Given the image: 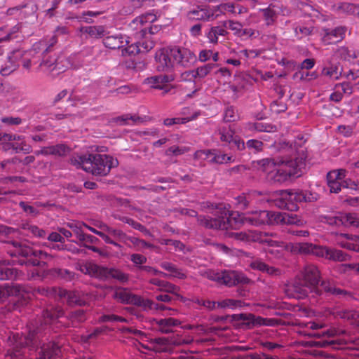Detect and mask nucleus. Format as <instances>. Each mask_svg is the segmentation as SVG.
<instances>
[{"label": "nucleus", "mask_w": 359, "mask_h": 359, "mask_svg": "<svg viewBox=\"0 0 359 359\" xmlns=\"http://www.w3.org/2000/svg\"><path fill=\"white\" fill-rule=\"evenodd\" d=\"M42 330L41 324L40 327H29L27 336L20 335L18 333L10 336L6 357L18 358L24 354L26 347L30 350H36L39 345L41 352L39 359H50L53 356L57 355L60 353V346L53 341L46 344L44 341L48 339Z\"/></svg>", "instance_id": "1"}, {"label": "nucleus", "mask_w": 359, "mask_h": 359, "mask_svg": "<svg viewBox=\"0 0 359 359\" xmlns=\"http://www.w3.org/2000/svg\"><path fill=\"white\" fill-rule=\"evenodd\" d=\"M305 161L306 156L302 154L294 160L263 158L254 162V166L264 172L269 180L283 183L292 176H300L306 165Z\"/></svg>", "instance_id": "2"}, {"label": "nucleus", "mask_w": 359, "mask_h": 359, "mask_svg": "<svg viewBox=\"0 0 359 359\" xmlns=\"http://www.w3.org/2000/svg\"><path fill=\"white\" fill-rule=\"evenodd\" d=\"M155 58L157 69L168 72L177 67H189L196 60V57L191 50L179 46L160 49L156 52Z\"/></svg>", "instance_id": "3"}, {"label": "nucleus", "mask_w": 359, "mask_h": 359, "mask_svg": "<svg viewBox=\"0 0 359 359\" xmlns=\"http://www.w3.org/2000/svg\"><path fill=\"white\" fill-rule=\"evenodd\" d=\"M70 161L76 168H81L95 176H106L118 164L116 158L100 154L73 156Z\"/></svg>", "instance_id": "4"}, {"label": "nucleus", "mask_w": 359, "mask_h": 359, "mask_svg": "<svg viewBox=\"0 0 359 359\" xmlns=\"http://www.w3.org/2000/svg\"><path fill=\"white\" fill-rule=\"evenodd\" d=\"M13 249H9L11 256L18 257L21 256L22 259L18 260L13 259L12 264L18 263L20 265L25 264L26 266H31L27 269V278H36L40 275L36 269L34 268L36 266L40 264L39 259H47L49 257L48 252L42 250L34 249L29 246L25 242L13 241L10 244Z\"/></svg>", "instance_id": "5"}, {"label": "nucleus", "mask_w": 359, "mask_h": 359, "mask_svg": "<svg viewBox=\"0 0 359 359\" xmlns=\"http://www.w3.org/2000/svg\"><path fill=\"white\" fill-rule=\"evenodd\" d=\"M320 280V271L313 264H306L302 270L297 280L293 285L297 293L295 297L303 299L310 293L320 294L318 284Z\"/></svg>", "instance_id": "6"}, {"label": "nucleus", "mask_w": 359, "mask_h": 359, "mask_svg": "<svg viewBox=\"0 0 359 359\" xmlns=\"http://www.w3.org/2000/svg\"><path fill=\"white\" fill-rule=\"evenodd\" d=\"M245 220L256 226L261 224H294L303 226L305 224V222L297 215L266 210L252 212L250 215L246 216Z\"/></svg>", "instance_id": "7"}, {"label": "nucleus", "mask_w": 359, "mask_h": 359, "mask_svg": "<svg viewBox=\"0 0 359 359\" xmlns=\"http://www.w3.org/2000/svg\"><path fill=\"white\" fill-rule=\"evenodd\" d=\"M245 217L238 212L224 210L217 217L200 216L198 221L202 226L210 229H238L244 222Z\"/></svg>", "instance_id": "8"}, {"label": "nucleus", "mask_w": 359, "mask_h": 359, "mask_svg": "<svg viewBox=\"0 0 359 359\" xmlns=\"http://www.w3.org/2000/svg\"><path fill=\"white\" fill-rule=\"evenodd\" d=\"M316 196L309 192L299 190H282L279 191L278 198L275 201L276 205L280 209L297 211L298 203L310 202L316 200Z\"/></svg>", "instance_id": "9"}, {"label": "nucleus", "mask_w": 359, "mask_h": 359, "mask_svg": "<svg viewBox=\"0 0 359 359\" xmlns=\"http://www.w3.org/2000/svg\"><path fill=\"white\" fill-rule=\"evenodd\" d=\"M113 297L122 304H134L147 311H161L168 309L163 304L154 303L148 299H144L138 295L133 294L125 288H116L113 294Z\"/></svg>", "instance_id": "10"}, {"label": "nucleus", "mask_w": 359, "mask_h": 359, "mask_svg": "<svg viewBox=\"0 0 359 359\" xmlns=\"http://www.w3.org/2000/svg\"><path fill=\"white\" fill-rule=\"evenodd\" d=\"M156 20L154 13H148L135 18L129 25L132 31V36L135 40L142 39L147 35L154 34L158 31L157 26H151V23Z\"/></svg>", "instance_id": "11"}, {"label": "nucleus", "mask_w": 359, "mask_h": 359, "mask_svg": "<svg viewBox=\"0 0 359 359\" xmlns=\"http://www.w3.org/2000/svg\"><path fill=\"white\" fill-rule=\"evenodd\" d=\"M79 270L85 274L100 279L113 278L121 282H125L128 280V276L118 269L99 266L92 262L81 264L79 265Z\"/></svg>", "instance_id": "12"}, {"label": "nucleus", "mask_w": 359, "mask_h": 359, "mask_svg": "<svg viewBox=\"0 0 359 359\" xmlns=\"http://www.w3.org/2000/svg\"><path fill=\"white\" fill-rule=\"evenodd\" d=\"M205 273L208 279L227 286L249 282V279L243 273L236 271H222L219 272L208 270Z\"/></svg>", "instance_id": "13"}, {"label": "nucleus", "mask_w": 359, "mask_h": 359, "mask_svg": "<svg viewBox=\"0 0 359 359\" xmlns=\"http://www.w3.org/2000/svg\"><path fill=\"white\" fill-rule=\"evenodd\" d=\"M234 236L237 240L242 241H254V242H258L260 243H265L267 245L269 248L271 247H278V248H283V243L273 240L271 238L269 237V236L266 233H263L259 231H252L249 230L246 232H239V233H234ZM266 252L273 254L274 251L272 249L268 248L265 249Z\"/></svg>", "instance_id": "14"}, {"label": "nucleus", "mask_w": 359, "mask_h": 359, "mask_svg": "<svg viewBox=\"0 0 359 359\" xmlns=\"http://www.w3.org/2000/svg\"><path fill=\"white\" fill-rule=\"evenodd\" d=\"M312 255L335 262H343L348 259V255L341 250L316 245H313Z\"/></svg>", "instance_id": "15"}, {"label": "nucleus", "mask_w": 359, "mask_h": 359, "mask_svg": "<svg viewBox=\"0 0 359 359\" xmlns=\"http://www.w3.org/2000/svg\"><path fill=\"white\" fill-rule=\"evenodd\" d=\"M38 46L35 44L33 49L27 51L15 50L11 53L10 59H16L19 62L21 61L22 67L26 69H29L32 64L36 62V56L34 54ZM37 57H39L37 56Z\"/></svg>", "instance_id": "16"}, {"label": "nucleus", "mask_w": 359, "mask_h": 359, "mask_svg": "<svg viewBox=\"0 0 359 359\" xmlns=\"http://www.w3.org/2000/svg\"><path fill=\"white\" fill-rule=\"evenodd\" d=\"M346 172L345 169H338L330 171L327 173V182L330 192L338 193L341 191Z\"/></svg>", "instance_id": "17"}, {"label": "nucleus", "mask_w": 359, "mask_h": 359, "mask_svg": "<svg viewBox=\"0 0 359 359\" xmlns=\"http://www.w3.org/2000/svg\"><path fill=\"white\" fill-rule=\"evenodd\" d=\"M58 295L60 297L65 299L69 306H83L88 300V295L87 294L78 291H67L64 289H60Z\"/></svg>", "instance_id": "18"}, {"label": "nucleus", "mask_w": 359, "mask_h": 359, "mask_svg": "<svg viewBox=\"0 0 359 359\" xmlns=\"http://www.w3.org/2000/svg\"><path fill=\"white\" fill-rule=\"evenodd\" d=\"M1 140L10 142L11 147L15 152L22 151L27 154L32 151L31 146L25 142V137L22 136L5 134Z\"/></svg>", "instance_id": "19"}, {"label": "nucleus", "mask_w": 359, "mask_h": 359, "mask_svg": "<svg viewBox=\"0 0 359 359\" xmlns=\"http://www.w3.org/2000/svg\"><path fill=\"white\" fill-rule=\"evenodd\" d=\"M336 242L343 248L359 252V236L348 233L337 235Z\"/></svg>", "instance_id": "20"}, {"label": "nucleus", "mask_w": 359, "mask_h": 359, "mask_svg": "<svg viewBox=\"0 0 359 359\" xmlns=\"http://www.w3.org/2000/svg\"><path fill=\"white\" fill-rule=\"evenodd\" d=\"M154 46V42L147 37L142 39L136 40L133 44L128 46L125 50L129 54L135 55L140 53H147Z\"/></svg>", "instance_id": "21"}, {"label": "nucleus", "mask_w": 359, "mask_h": 359, "mask_svg": "<svg viewBox=\"0 0 359 359\" xmlns=\"http://www.w3.org/2000/svg\"><path fill=\"white\" fill-rule=\"evenodd\" d=\"M22 276L21 271L11 266L9 262H0V280L19 279Z\"/></svg>", "instance_id": "22"}, {"label": "nucleus", "mask_w": 359, "mask_h": 359, "mask_svg": "<svg viewBox=\"0 0 359 359\" xmlns=\"http://www.w3.org/2000/svg\"><path fill=\"white\" fill-rule=\"evenodd\" d=\"M346 32L345 27H338L331 31L325 29L322 40L326 44L339 42L344 38Z\"/></svg>", "instance_id": "23"}, {"label": "nucleus", "mask_w": 359, "mask_h": 359, "mask_svg": "<svg viewBox=\"0 0 359 359\" xmlns=\"http://www.w3.org/2000/svg\"><path fill=\"white\" fill-rule=\"evenodd\" d=\"M152 325L154 329L163 333H169L173 331V328L180 325V322L175 318H168L160 320H153Z\"/></svg>", "instance_id": "24"}, {"label": "nucleus", "mask_w": 359, "mask_h": 359, "mask_svg": "<svg viewBox=\"0 0 359 359\" xmlns=\"http://www.w3.org/2000/svg\"><path fill=\"white\" fill-rule=\"evenodd\" d=\"M173 80L174 76L172 74L158 75L145 79L144 83L151 88L162 89L165 83H169Z\"/></svg>", "instance_id": "25"}, {"label": "nucleus", "mask_w": 359, "mask_h": 359, "mask_svg": "<svg viewBox=\"0 0 359 359\" xmlns=\"http://www.w3.org/2000/svg\"><path fill=\"white\" fill-rule=\"evenodd\" d=\"M104 45L111 49H116L123 47L128 44L127 38L121 34L108 36L104 39Z\"/></svg>", "instance_id": "26"}, {"label": "nucleus", "mask_w": 359, "mask_h": 359, "mask_svg": "<svg viewBox=\"0 0 359 359\" xmlns=\"http://www.w3.org/2000/svg\"><path fill=\"white\" fill-rule=\"evenodd\" d=\"M69 151V148L65 144H57L55 146H50L42 148L41 150L36 151L35 154L39 155H53V156H64Z\"/></svg>", "instance_id": "27"}, {"label": "nucleus", "mask_w": 359, "mask_h": 359, "mask_svg": "<svg viewBox=\"0 0 359 359\" xmlns=\"http://www.w3.org/2000/svg\"><path fill=\"white\" fill-rule=\"evenodd\" d=\"M215 65L207 64L205 65L198 67L196 70L185 72L182 74V79H191L196 78H204L213 69Z\"/></svg>", "instance_id": "28"}, {"label": "nucleus", "mask_w": 359, "mask_h": 359, "mask_svg": "<svg viewBox=\"0 0 359 359\" xmlns=\"http://www.w3.org/2000/svg\"><path fill=\"white\" fill-rule=\"evenodd\" d=\"M187 17L193 20H209L214 19L212 8H200L190 11L187 13Z\"/></svg>", "instance_id": "29"}, {"label": "nucleus", "mask_w": 359, "mask_h": 359, "mask_svg": "<svg viewBox=\"0 0 359 359\" xmlns=\"http://www.w3.org/2000/svg\"><path fill=\"white\" fill-rule=\"evenodd\" d=\"M212 9L214 19L222 15H224L226 13L236 14L235 5L233 3L229 2L221 4L216 6L212 7Z\"/></svg>", "instance_id": "30"}, {"label": "nucleus", "mask_w": 359, "mask_h": 359, "mask_svg": "<svg viewBox=\"0 0 359 359\" xmlns=\"http://www.w3.org/2000/svg\"><path fill=\"white\" fill-rule=\"evenodd\" d=\"M99 228L104 231V232L109 236L110 238L111 236L118 241H125L127 236L126 234L120 229H113L111 227H109L105 224H101L99 226Z\"/></svg>", "instance_id": "31"}, {"label": "nucleus", "mask_w": 359, "mask_h": 359, "mask_svg": "<svg viewBox=\"0 0 359 359\" xmlns=\"http://www.w3.org/2000/svg\"><path fill=\"white\" fill-rule=\"evenodd\" d=\"M79 31L81 33L87 34L89 36L95 39L102 38L106 34V30L103 26L81 27Z\"/></svg>", "instance_id": "32"}, {"label": "nucleus", "mask_w": 359, "mask_h": 359, "mask_svg": "<svg viewBox=\"0 0 359 359\" xmlns=\"http://www.w3.org/2000/svg\"><path fill=\"white\" fill-rule=\"evenodd\" d=\"M334 10L339 13H347L359 17V6L350 3H339L334 6Z\"/></svg>", "instance_id": "33"}, {"label": "nucleus", "mask_w": 359, "mask_h": 359, "mask_svg": "<svg viewBox=\"0 0 359 359\" xmlns=\"http://www.w3.org/2000/svg\"><path fill=\"white\" fill-rule=\"evenodd\" d=\"M63 313V310L60 307L46 309L43 314L44 324L47 325L53 323L55 319L62 317Z\"/></svg>", "instance_id": "34"}, {"label": "nucleus", "mask_w": 359, "mask_h": 359, "mask_svg": "<svg viewBox=\"0 0 359 359\" xmlns=\"http://www.w3.org/2000/svg\"><path fill=\"white\" fill-rule=\"evenodd\" d=\"M226 34L227 31L224 27L215 26L209 29L206 33V36L210 43L216 44L218 43L219 36H225Z\"/></svg>", "instance_id": "35"}, {"label": "nucleus", "mask_w": 359, "mask_h": 359, "mask_svg": "<svg viewBox=\"0 0 359 359\" xmlns=\"http://www.w3.org/2000/svg\"><path fill=\"white\" fill-rule=\"evenodd\" d=\"M338 316L350 322L351 324L359 327V311L343 310L338 312Z\"/></svg>", "instance_id": "36"}, {"label": "nucleus", "mask_w": 359, "mask_h": 359, "mask_svg": "<svg viewBox=\"0 0 359 359\" xmlns=\"http://www.w3.org/2000/svg\"><path fill=\"white\" fill-rule=\"evenodd\" d=\"M170 341L166 338H156L154 339V342L151 346H143L145 348L152 349L156 352H166L169 350Z\"/></svg>", "instance_id": "37"}, {"label": "nucleus", "mask_w": 359, "mask_h": 359, "mask_svg": "<svg viewBox=\"0 0 359 359\" xmlns=\"http://www.w3.org/2000/svg\"><path fill=\"white\" fill-rule=\"evenodd\" d=\"M259 11L263 13L264 18L267 26L274 23L277 14L278 13V9L274 5L271 4L268 8L260 9Z\"/></svg>", "instance_id": "38"}, {"label": "nucleus", "mask_w": 359, "mask_h": 359, "mask_svg": "<svg viewBox=\"0 0 359 359\" xmlns=\"http://www.w3.org/2000/svg\"><path fill=\"white\" fill-rule=\"evenodd\" d=\"M69 226L73 229L78 239L82 242L94 243L97 241V238L95 236L84 233L81 229V227L78 226L76 224H69Z\"/></svg>", "instance_id": "39"}, {"label": "nucleus", "mask_w": 359, "mask_h": 359, "mask_svg": "<svg viewBox=\"0 0 359 359\" xmlns=\"http://www.w3.org/2000/svg\"><path fill=\"white\" fill-rule=\"evenodd\" d=\"M161 266L170 273L168 274L169 276L177 278L179 279H184L186 278V274L181 269L176 268L175 266L171 263L163 262L161 263ZM166 276H168V274Z\"/></svg>", "instance_id": "40"}, {"label": "nucleus", "mask_w": 359, "mask_h": 359, "mask_svg": "<svg viewBox=\"0 0 359 359\" xmlns=\"http://www.w3.org/2000/svg\"><path fill=\"white\" fill-rule=\"evenodd\" d=\"M43 71L51 72L55 69H60L58 67V63L55 57H49L46 55H43V60L39 65Z\"/></svg>", "instance_id": "41"}, {"label": "nucleus", "mask_w": 359, "mask_h": 359, "mask_svg": "<svg viewBox=\"0 0 359 359\" xmlns=\"http://www.w3.org/2000/svg\"><path fill=\"white\" fill-rule=\"evenodd\" d=\"M21 287L20 285H0V302H4L10 295L17 294L20 292Z\"/></svg>", "instance_id": "42"}, {"label": "nucleus", "mask_w": 359, "mask_h": 359, "mask_svg": "<svg viewBox=\"0 0 359 359\" xmlns=\"http://www.w3.org/2000/svg\"><path fill=\"white\" fill-rule=\"evenodd\" d=\"M11 53L8 56V61L1 66L0 69V74L2 76H8L13 71L16 69L20 65V62L17 61L16 59H10Z\"/></svg>", "instance_id": "43"}, {"label": "nucleus", "mask_w": 359, "mask_h": 359, "mask_svg": "<svg viewBox=\"0 0 359 359\" xmlns=\"http://www.w3.org/2000/svg\"><path fill=\"white\" fill-rule=\"evenodd\" d=\"M313 245L309 243H295L291 245V250L301 254H312Z\"/></svg>", "instance_id": "44"}, {"label": "nucleus", "mask_w": 359, "mask_h": 359, "mask_svg": "<svg viewBox=\"0 0 359 359\" xmlns=\"http://www.w3.org/2000/svg\"><path fill=\"white\" fill-rule=\"evenodd\" d=\"M231 161H233V156H227L217 150H212V158H210V163L222 164Z\"/></svg>", "instance_id": "45"}, {"label": "nucleus", "mask_w": 359, "mask_h": 359, "mask_svg": "<svg viewBox=\"0 0 359 359\" xmlns=\"http://www.w3.org/2000/svg\"><path fill=\"white\" fill-rule=\"evenodd\" d=\"M243 302L241 300H235L232 299H226L220 302H217V307L221 309H234L242 307Z\"/></svg>", "instance_id": "46"}, {"label": "nucleus", "mask_w": 359, "mask_h": 359, "mask_svg": "<svg viewBox=\"0 0 359 359\" xmlns=\"http://www.w3.org/2000/svg\"><path fill=\"white\" fill-rule=\"evenodd\" d=\"M86 228H87L89 231H90L91 232L98 235L99 236H100L106 243H109V244H111L116 247H118L120 248L121 245L119 244H118L117 242H116L114 239L112 238H110L109 236L108 235H107L103 230L100 229V231H98L97 229H95V228L93 227H91L90 226H88L86 224H83Z\"/></svg>", "instance_id": "47"}, {"label": "nucleus", "mask_w": 359, "mask_h": 359, "mask_svg": "<svg viewBox=\"0 0 359 359\" xmlns=\"http://www.w3.org/2000/svg\"><path fill=\"white\" fill-rule=\"evenodd\" d=\"M353 219L354 218H353V215L350 214V215H346L345 217H330L327 222L330 224L339 226V225L344 224L345 222L353 224L354 223Z\"/></svg>", "instance_id": "48"}, {"label": "nucleus", "mask_w": 359, "mask_h": 359, "mask_svg": "<svg viewBox=\"0 0 359 359\" xmlns=\"http://www.w3.org/2000/svg\"><path fill=\"white\" fill-rule=\"evenodd\" d=\"M197 116V114H194L191 116L187 117H177V118H168L164 120V125L167 126H170L175 124H181L187 123L193 119H194Z\"/></svg>", "instance_id": "49"}, {"label": "nucleus", "mask_w": 359, "mask_h": 359, "mask_svg": "<svg viewBox=\"0 0 359 359\" xmlns=\"http://www.w3.org/2000/svg\"><path fill=\"white\" fill-rule=\"evenodd\" d=\"M276 324V320L272 318H264L254 315L252 327L258 326H273Z\"/></svg>", "instance_id": "50"}, {"label": "nucleus", "mask_w": 359, "mask_h": 359, "mask_svg": "<svg viewBox=\"0 0 359 359\" xmlns=\"http://www.w3.org/2000/svg\"><path fill=\"white\" fill-rule=\"evenodd\" d=\"M320 286L326 292H329L336 296L346 294V292L345 290L335 287L330 282L323 281Z\"/></svg>", "instance_id": "51"}, {"label": "nucleus", "mask_w": 359, "mask_h": 359, "mask_svg": "<svg viewBox=\"0 0 359 359\" xmlns=\"http://www.w3.org/2000/svg\"><path fill=\"white\" fill-rule=\"evenodd\" d=\"M225 28L229 29L234 32L235 34L241 35L243 30V25L237 21L226 20L223 22Z\"/></svg>", "instance_id": "52"}, {"label": "nucleus", "mask_w": 359, "mask_h": 359, "mask_svg": "<svg viewBox=\"0 0 359 359\" xmlns=\"http://www.w3.org/2000/svg\"><path fill=\"white\" fill-rule=\"evenodd\" d=\"M22 229L27 230L29 233L36 237L43 238L46 236V233L43 229L28 223L24 224Z\"/></svg>", "instance_id": "53"}, {"label": "nucleus", "mask_w": 359, "mask_h": 359, "mask_svg": "<svg viewBox=\"0 0 359 359\" xmlns=\"http://www.w3.org/2000/svg\"><path fill=\"white\" fill-rule=\"evenodd\" d=\"M102 13V11H88L82 13L81 15L79 17H76V19L79 21H83L86 23H93V20L91 18L97 17Z\"/></svg>", "instance_id": "54"}, {"label": "nucleus", "mask_w": 359, "mask_h": 359, "mask_svg": "<svg viewBox=\"0 0 359 359\" xmlns=\"http://www.w3.org/2000/svg\"><path fill=\"white\" fill-rule=\"evenodd\" d=\"M99 321L100 322L111 321V322H121V323H128L130 321V319H128L126 317L111 314V315H104V316H101L99 319Z\"/></svg>", "instance_id": "55"}, {"label": "nucleus", "mask_w": 359, "mask_h": 359, "mask_svg": "<svg viewBox=\"0 0 359 359\" xmlns=\"http://www.w3.org/2000/svg\"><path fill=\"white\" fill-rule=\"evenodd\" d=\"M18 31V29L13 27L12 29L7 27H0V42L8 41L13 38V34Z\"/></svg>", "instance_id": "56"}, {"label": "nucleus", "mask_w": 359, "mask_h": 359, "mask_svg": "<svg viewBox=\"0 0 359 359\" xmlns=\"http://www.w3.org/2000/svg\"><path fill=\"white\" fill-rule=\"evenodd\" d=\"M220 140L222 142L231 143L234 137V132L230 127H224L220 130Z\"/></svg>", "instance_id": "57"}, {"label": "nucleus", "mask_w": 359, "mask_h": 359, "mask_svg": "<svg viewBox=\"0 0 359 359\" xmlns=\"http://www.w3.org/2000/svg\"><path fill=\"white\" fill-rule=\"evenodd\" d=\"M212 156V150L206 149V150H198L196 151L194 154V158L197 160H200L201 161H207L210 163V158Z\"/></svg>", "instance_id": "58"}, {"label": "nucleus", "mask_w": 359, "mask_h": 359, "mask_svg": "<svg viewBox=\"0 0 359 359\" xmlns=\"http://www.w3.org/2000/svg\"><path fill=\"white\" fill-rule=\"evenodd\" d=\"M323 74L329 76L330 79L333 80L339 79L341 72L339 70L338 67L331 66L329 67L324 68L323 70Z\"/></svg>", "instance_id": "59"}, {"label": "nucleus", "mask_w": 359, "mask_h": 359, "mask_svg": "<svg viewBox=\"0 0 359 359\" xmlns=\"http://www.w3.org/2000/svg\"><path fill=\"white\" fill-rule=\"evenodd\" d=\"M71 320L72 325H74L76 323H80L85 320L86 317L83 310L78 309L74 312H72L69 316Z\"/></svg>", "instance_id": "60"}, {"label": "nucleus", "mask_w": 359, "mask_h": 359, "mask_svg": "<svg viewBox=\"0 0 359 359\" xmlns=\"http://www.w3.org/2000/svg\"><path fill=\"white\" fill-rule=\"evenodd\" d=\"M246 147L250 150L259 152L263 149V142L257 140H249L246 142Z\"/></svg>", "instance_id": "61"}, {"label": "nucleus", "mask_w": 359, "mask_h": 359, "mask_svg": "<svg viewBox=\"0 0 359 359\" xmlns=\"http://www.w3.org/2000/svg\"><path fill=\"white\" fill-rule=\"evenodd\" d=\"M238 116L236 111L231 107H227L224 114V118L225 121L231 122L236 121Z\"/></svg>", "instance_id": "62"}, {"label": "nucleus", "mask_w": 359, "mask_h": 359, "mask_svg": "<svg viewBox=\"0 0 359 359\" xmlns=\"http://www.w3.org/2000/svg\"><path fill=\"white\" fill-rule=\"evenodd\" d=\"M294 32L296 36L301 39L304 36L311 34L312 32V29L310 27L299 26L295 27Z\"/></svg>", "instance_id": "63"}, {"label": "nucleus", "mask_w": 359, "mask_h": 359, "mask_svg": "<svg viewBox=\"0 0 359 359\" xmlns=\"http://www.w3.org/2000/svg\"><path fill=\"white\" fill-rule=\"evenodd\" d=\"M234 201V204L238 209H245L248 205V201L244 194L235 198Z\"/></svg>", "instance_id": "64"}]
</instances>
